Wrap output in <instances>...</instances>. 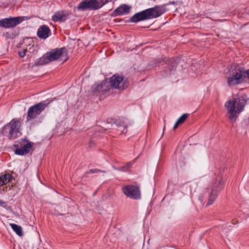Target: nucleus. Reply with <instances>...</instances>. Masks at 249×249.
Masks as SVG:
<instances>
[{
    "label": "nucleus",
    "instance_id": "obj_28",
    "mask_svg": "<svg viewBox=\"0 0 249 249\" xmlns=\"http://www.w3.org/2000/svg\"><path fill=\"white\" fill-rule=\"evenodd\" d=\"M198 200L201 203L203 202L204 198L203 196H199L198 198Z\"/></svg>",
    "mask_w": 249,
    "mask_h": 249
},
{
    "label": "nucleus",
    "instance_id": "obj_1",
    "mask_svg": "<svg viewBox=\"0 0 249 249\" xmlns=\"http://www.w3.org/2000/svg\"><path fill=\"white\" fill-rule=\"evenodd\" d=\"M247 100V96L244 95L225 103V106L229 114L228 119L230 123L233 124L236 122L239 114L243 111Z\"/></svg>",
    "mask_w": 249,
    "mask_h": 249
},
{
    "label": "nucleus",
    "instance_id": "obj_26",
    "mask_svg": "<svg viewBox=\"0 0 249 249\" xmlns=\"http://www.w3.org/2000/svg\"><path fill=\"white\" fill-rule=\"evenodd\" d=\"M26 52V50H24L23 51L19 52L18 54H19V55L20 56V57H21L22 58L24 57L25 56V55Z\"/></svg>",
    "mask_w": 249,
    "mask_h": 249
},
{
    "label": "nucleus",
    "instance_id": "obj_11",
    "mask_svg": "<svg viewBox=\"0 0 249 249\" xmlns=\"http://www.w3.org/2000/svg\"><path fill=\"white\" fill-rule=\"evenodd\" d=\"M28 19L26 17H11L0 20V26L4 28H13L24 20V18Z\"/></svg>",
    "mask_w": 249,
    "mask_h": 249
},
{
    "label": "nucleus",
    "instance_id": "obj_16",
    "mask_svg": "<svg viewBox=\"0 0 249 249\" xmlns=\"http://www.w3.org/2000/svg\"><path fill=\"white\" fill-rule=\"evenodd\" d=\"M131 7L126 4H121L112 13L113 17L126 15L130 12Z\"/></svg>",
    "mask_w": 249,
    "mask_h": 249
},
{
    "label": "nucleus",
    "instance_id": "obj_14",
    "mask_svg": "<svg viewBox=\"0 0 249 249\" xmlns=\"http://www.w3.org/2000/svg\"><path fill=\"white\" fill-rule=\"evenodd\" d=\"M163 61H165L166 63L164 64V74L165 75H168L171 74L176 70L178 63L176 60L173 58H164Z\"/></svg>",
    "mask_w": 249,
    "mask_h": 249
},
{
    "label": "nucleus",
    "instance_id": "obj_9",
    "mask_svg": "<svg viewBox=\"0 0 249 249\" xmlns=\"http://www.w3.org/2000/svg\"><path fill=\"white\" fill-rule=\"evenodd\" d=\"M27 141L25 139H21L19 141L16 142V143L13 145L15 148L14 152L16 155L23 156L28 154L30 151V149L33 146V142H29L25 144Z\"/></svg>",
    "mask_w": 249,
    "mask_h": 249
},
{
    "label": "nucleus",
    "instance_id": "obj_17",
    "mask_svg": "<svg viewBox=\"0 0 249 249\" xmlns=\"http://www.w3.org/2000/svg\"><path fill=\"white\" fill-rule=\"evenodd\" d=\"M51 35V30L47 25H43L39 27L37 32V35L39 38L42 39L47 38Z\"/></svg>",
    "mask_w": 249,
    "mask_h": 249
},
{
    "label": "nucleus",
    "instance_id": "obj_27",
    "mask_svg": "<svg viewBox=\"0 0 249 249\" xmlns=\"http://www.w3.org/2000/svg\"><path fill=\"white\" fill-rule=\"evenodd\" d=\"M94 145H95V143L93 141L91 140L89 142V147H91L93 146Z\"/></svg>",
    "mask_w": 249,
    "mask_h": 249
},
{
    "label": "nucleus",
    "instance_id": "obj_19",
    "mask_svg": "<svg viewBox=\"0 0 249 249\" xmlns=\"http://www.w3.org/2000/svg\"><path fill=\"white\" fill-rule=\"evenodd\" d=\"M50 60L48 58L47 53H46L41 57L37 59L35 63V66H39L40 65H45L50 63Z\"/></svg>",
    "mask_w": 249,
    "mask_h": 249
},
{
    "label": "nucleus",
    "instance_id": "obj_30",
    "mask_svg": "<svg viewBox=\"0 0 249 249\" xmlns=\"http://www.w3.org/2000/svg\"><path fill=\"white\" fill-rule=\"evenodd\" d=\"M178 124H179L178 123V122L176 121V123L174 125L173 129H176L178 127Z\"/></svg>",
    "mask_w": 249,
    "mask_h": 249
},
{
    "label": "nucleus",
    "instance_id": "obj_24",
    "mask_svg": "<svg viewBox=\"0 0 249 249\" xmlns=\"http://www.w3.org/2000/svg\"><path fill=\"white\" fill-rule=\"evenodd\" d=\"M135 160H133L132 162H127L125 166H124L122 168V171H123L124 172H126L128 169V168H129L131 166L132 164L134 162Z\"/></svg>",
    "mask_w": 249,
    "mask_h": 249
},
{
    "label": "nucleus",
    "instance_id": "obj_23",
    "mask_svg": "<svg viewBox=\"0 0 249 249\" xmlns=\"http://www.w3.org/2000/svg\"><path fill=\"white\" fill-rule=\"evenodd\" d=\"M189 115V114L188 113L183 114L177 120V121L178 122V123H179V124L183 123Z\"/></svg>",
    "mask_w": 249,
    "mask_h": 249
},
{
    "label": "nucleus",
    "instance_id": "obj_2",
    "mask_svg": "<svg viewBox=\"0 0 249 249\" xmlns=\"http://www.w3.org/2000/svg\"><path fill=\"white\" fill-rule=\"evenodd\" d=\"M164 6L160 5L149 8L135 13L127 21L137 23L141 21L155 18L159 17L165 12Z\"/></svg>",
    "mask_w": 249,
    "mask_h": 249
},
{
    "label": "nucleus",
    "instance_id": "obj_31",
    "mask_svg": "<svg viewBox=\"0 0 249 249\" xmlns=\"http://www.w3.org/2000/svg\"><path fill=\"white\" fill-rule=\"evenodd\" d=\"M5 204V202L0 199V206L1 207H4V205Z\"/></svg>",
    "mask_w": 249,
    "mask_h": 249
},
{
    "label": "nucleus",
    "instance_id": "obj_25",
    "mask_svg": "<svg viewBox=\"0 0 249 249\" xmlns=\"http://www.w3.org/2000/svg\"><path fill=\"white\" fill-rule=\"evenodd\" d=\"M99 172H103L106 173V172L104 170H101L98 169H92L89 170L88 172V173L89 174H94V173H98Z\"/></svg>",
    "mask_w": 249,
    "mask_h": 249
},
{
    "label": "nucleus",
    "instance_id": "obj_12",
    "mask_svg": "<svg viewBox=\"0 0 249 249\" xmlns=\"http://www.w3.org/2000/svg\"><path fill=\"white\" fill-rule=\"evenodd\" d=\"M91 89L93 93L101 91L104 94L109 90V83L107 79L97 82L91 86Z\"/></svg>",
    "mask_w": 249,
    "mask_h": 249
},
{
    "label": "nucleus",
    "instance_id": "obj_7",
    "mask_svg": "<svg viewBox=\"0 0 249 249\" xmlns=\"http://www.w3.org/2000/svg\"><path fill=\"white\" fill-rule=\"evenodd\" d=\"M109 0H84L76 7L77 10L84 11L88 9L96 10L108 3Z\"/></svg>",
    "mask_w": 249,
    "mask_h": 249
},
{
    "label": "nucleus",
    "instance_id": "obj_20",
    "mask_svg": "<svg viewBox=\"0 0 249 249\" xmlns=\"http://www.w3.org/2000/svg\"><path fill=\"white\" fill-rule=\"evenodd\" d=\"M114 123L117 127L120 126L127 127L128 125V120L124 118H119L116 119Z\"/></svg>",
    "mask_w": 249,
    "mask_h": 249
},
{
    "label": "nucleus",
    "instance_id": "obj_4",
    "mask_svg": "<svg viewBox=\"0 0 249 249\" xmlns=\"http://www.w3.org/2000/svg\"><path fill=\"white\" fill-rule=\"evenodd\" d=\"M20 122L13 119L10 122L4 125L1 131V134L9 140H14L21 135Z\"/></svg>",
    "mask_w": 249,
    "mask_h": 249
},
{
    "label": "nucleus",
    "instance_id": "obj_8",
    "mask_svg": "<svg viewBox=\"0 0 249 249\" xmlns=\"http://www.w3.org/2000/svg\"><path fill=\"white\" fill-rule=\"evenodd\" d=\"M109 89L111 88L115 89H124L128 86L126 79L118 74H114L109 79Z\"/></svg>",
    "mask_w": 249,
    "mask_h": 249
},
{
    "label": "nucleus",
    "instance_id": "obj_5",
    "mask_svg": "<svg viewBox=\"0 0 249 249\" xmlns=\"http://www.w3.org/2000/svg\"><path fill=\"white\" fill-rule=\"evenodd\" d=\"M225 181L223 180L222 176L218 175L213 181L212 185L209 187L206 190L208 194V201L206 206L212 205L221 190L223 189Z\"/></svg>",
    "mask_w": 249,
    "mask_h": 249
},
{
    "label": "nucleus",
    "instance_id": "obj_3",
    "mask_svg": "<svg viewBox=\"0 0 249 249\" xmlns=\"http://www.w3.org/2000/svg\"><path fill=\"white\" fill-rule=\"evenodd\" d=\"M227 73L230 74L227 78V84L230 87L242 83L246 78V69L238 64L231 65Z\"/></svg>",
    "mask_w": 249,
    "mask_h": 249
},
{
    "label": "nucleus",
    "instance_id": "obj_21",
    "mask_svg": "<svg viewBox=\"0 0 249 249\" xmlns=\"http://www.w3.org/2000/svg\"><path fill=\"white\" fill-rule=\"evenodd\" d=\"M12 230L19 236L23 235L22 229L21 226L16 224H10Z\"/></svg>",
    "mask_w": 249,
    "mask_h": 249
},
{
    "label": "nucleus",
    "instance_id": "obj_29",
    "mask_svg": "<svg viewBox=\"0 0 249 249\" xmlns=\"http://www.w3.org/2000/svg\"><path fill=\"white\" fill-rule=\"evenodd\" d=\"M246 77H247L248 79H249V69L248 70H246Z\"/></svg>",
    "mask_w": 249,
    "mask_h": 249
},
{
    "label": "nucleus",
    "instance_id": "obj_6",
    "mask_svg": "<svg viewBox=\"0 0 249 249\" xmlns=\"http://www.w3.org/2000/svg\"><path fill=\"white\" fill-rule=\"evenodd\" d=\"M53 101L52 99H48L30 107L27 111V121L36 118Z\"/></svg>",
    "mask_w": 249,
    "mask_h": 249
},
{
    "label": "nucleus",
    "instance_id": "obj_13",
    "mask_svg": "<svg viewBox=\"0 0 249 249\" xmlns=\"http://www.w3.org/2000/svg\"><path fill=\"white\" fill-rule=\"evenodd\" d=\"M71 12L68 10H60L55 12L52 16V20L54 22H62L70 18Z\"/></svg>",
    "mask_w": 249,
    "mask_h": 249
},
{
    "label": "nucleus",
    "instance_id": "obj_18",
    "mask_svg": "<svg viewBox=\"0 0 249 249\" xmlns=\"http://www.w3.org/2000/svg\"><path fill=\"white\" fill-rule=\"evenodd\" d=\"M13 178V176L9 174L6 173L0 175V185L3 186L10 182Z\"/></svg>",
    "mask_w": 249,
    "mask_h": 249
},
{
    "label": "nucleus",
    "instance_id": "obj_15",
    "mask_svg": "<svg viewBox=\"0 0 249 249\" xmlns=\"http://www.w3.org/2000/svg\"><path fill=\"white\" fill-rule=\"evenodd\" d=\"M65 51H66L65 48H61L53 49L49 53H47L50 61L61 60L62 57L66 55V53L64 52Z\"/></svg>",
    "mask_w": 249,
    "mask_h": 249
},
{
    "label": "nucleus",
    "instance_id": "obj_22",
    "mask_svg": "<svg viewBox=\"0 0 249 249\" xmlns=\"http://www.w3.org/2000/svg\"><path fill=\"white\" fill-rule=\"evenodd\" d=\"M119 135L125 134L127 132V127L120 126L116 128Z\"/></svg>",
    "mask_w": 249,
    "mask_h": 249
},
{
    "label": "nucleus",
    "instance_id": "obj_10",
    "mask_svg": "<svg viewBox=\"0 0 249 249\" xmlns=\"http://www.w3.org/2000/svg\"><path fill=\"white\" fill-rule=\"evenodd\" d=\"M122 191L126 196L131 199L138 200L141 198V191L138 185H126L123 188Z\"/></svg>",
    "mask_w": 249,
    "mask_h": 249
}]
</instances>
